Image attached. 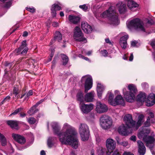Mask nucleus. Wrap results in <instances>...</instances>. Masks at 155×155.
Segmentation results:
<instances>
[{
  "instance_id": "7ed1b4c3",
  "label": "nucleus",
  "mask_w": 155,
  "mask_h": 155,
  "mask_svg": "<svg viewBox=\"0 0 155 155\" xmlns=\"http://www.w3.org/2000/svg\"><path fill=\"white\" fill-rule=\"evenodd\" d=\"M100 16L102 18L108 17L111 25H117L119 24L117 14L116 13L115 8L113 6H110L108 10L101 13Z\"/></svg>"
},
{
  "instance_id": "de8ad7c7",
  "label": "nucleus",
  "mask_w": 155,
  "mask_h": 155,
  "mask_svg": "<svg viewBox=\"0 0 155 155\" xmlns=\"http://www.w3.org/2000/svg\"><path fill=\"white\" fill-rule=\"evenodd\" d=\"M79 7L80 8L82 9L85 11H86L88 9V7L85 4H84L83 5H80L79 6Z\"/></svg>"
},
{
  "instance_id": "6e6d98bb",
  "label": "nucleus",
  "mask_w": 155,
  "mask_h": 155,
  "mask_svg": "<svg viewBox=\"0 0 155 155\" xmlns=\"http://www.w3.org/2000/svg\"><path fill=\"white\" fill-rule=\"evenodd\" d=\"M44 101V99H41L40 100V101L37 102L36 104L34 105V106L36 108L37 107H38L40 104H41V103H42Z\"/></svg>"
},
{
  "instance_id": "cd10ccee",
  "label": "nucleus",
  "mask_w": 155,
  "mask_h": 155,
  "mask_svg": "<svg viewBox=\"0 0 155 155\" xmlns=\"http://www.w3.org/2000/svg\"><path fill=\"white\" fill-rule=\"evenodd\" d=\"M144 117V116L143 114H140L139 116L138 121L136 122V130L141 125L142 123L143 122Z\"/></svg>"
},
{
  "instance_id": "393cba45",
  "label": "nucleus",
  "mask_w": 155,
  "mask_h": 155,
  "mask_svg": "<svg viewBox=\"0 0 155 155\" xmlns=\"http://www.w3.org/2000/svg\"><path fill=\"white\" fill-rule=\"evenodd\" d=\"M7 124L12 128L16 130L18 129V122L16 120H9L7 122Z\"/></svg>"
},
{
  "instance_id": "09e8293b",
  "label": "nucleus",
  "mask_w": 155,
  "mask_h": 155,
  "mask_svg": "<svg viewBox=\"0 0 155 155\" xmlns=\"http://www.w3.org/2000/svg\"><path fill=\"white\" fill-rule=\"evenodd\" d=\"M101 53L102 55L104 57H107V56L108 52L106 50H104L101 51Z\"/></svg>"
},
{
  "instance_id": "79ce46f5",
  "label": "nucleus",
  "mask_w": 155,
  "mask_h": 155,
  "mask_svg": "<svg viewBox=\"0 0 155 155\" xmlns=\"http://www.w3.org/2000/svg\"><path fill=\"white\" fill-rule=\"evenodd\" d=\"M28 121L31 124H33L35 123L36 120L34 118L31 117L28 119Z\"/></svg>"
},
{
  "instance_id": "680f3d73",
  "label": "nucleus",
  "mask_w": 155,
  "mask_h": 155,
  "mask_svg": "<svg viewBox=\"0 0 155 155\" xmlns=\"http://www.w3.org/2000/svg\"><path fill=\"white\" fill-rule=\"evenodd\" d=\"M123 155H134V154L131 153L130 152H125Z\"/></svg>"
},
{
  "instance_id": "c03bdc74",
  "label": "nucleus",
  "mask_w": 155,
  "mask_h": 155,
  "mask_svg": "<svg viewBox=\"0 0 155 155\" xmlns=\"http://www.w3.org/2000/svg\"><path fill=\"white\" fill-rule=\"evenodd\" d=\"M19 92V90L16 87H14V88L13 89V94H14L15 97L16 96Z\"/></svg>"
},
{
  "instance_id": "603ef678",
  "label": "nucleus",
  "mask_w": 155,
  "mask_h": 155,
  "mask_svg": "<svg viewBox=\"0 0 155 155\" xmlns=\"http://www.w3.org/2000/svg\"><path fill=\"white\" fill-rule=\"evenodd\" d=\"M128 144V143L127 141H124L121 142L119 144L124 146H126Z\"/></svg>"
},
{
  "instance_id": "39448f33",
  "label": "nucleus",
  "mask_w": 155,
  "mask_h": 155,
  "mask_svg": "<svg viewBox=\"0 0 155 155\" xmlns=\"http://www.w3.org/2000/svg\"><path fill=\"white\" fill-rule=\"evenodd\" d=\"M79 132L83 141L88 140L89 136V131L88 127L86 124H81L79 128Z\"/></svg>"
},
{
  "instance_id": "b1692460",
  "label": "nucleus",
  "mask_w": 155,
  "mask_h": 155,
  "mask_svg": "<svg viewBox=\"0 0 155 155\" xmlns=\"http://www.w3.org/2000/svg\"><path fill=\"white\" fill-rule=\"evenodd\" d=\"M61 7L58 4H54L52 6L51 10L52 15L53 17H55L56 15V11L61 9Z\"/></svg>"
},
{
  "instance_id": "4be33fe9",
  "label": "nucleus",
  "mask_w": 155,
  "mask_h": 155,
  "mask_svg": "<svg viewBox=\"0 0 155 155\" xmlns=\"http://www.w3.org/2000/svg\"><path fill=\"white\" fill-rule=\"evenodd\" d=\"M81 26L82 29L86 33H88L92 31L91 26L86 22H82Z\"/></svg>"
},
{
  "instance_id": "69168bd1",
  "label": "nucleus",
  "mask_w": 155,
  "mask_h": 155,
  "mask_svg": "<svg viewBox=\"0 0 155 155\" xmlns=\"http://www.w3.org/2000/svg\"><path fill=\"white\" fill-rule=\"evenodd\" d=\"M133 59V53H131L130 55L129 58V61H132Z\"/></svg>"
},
{
  "instance_id": "aec40b11",
  "label": "nucleus",
  "mask_w": 155,
  "mask_h": 155,
  "mask_svg": "<svg viewBox=\"0 0 155 155\" xmlns=\"http://www.w3.org/2000/svg\"><path fill=\"white\" fill-rule=\"evenodd\" d=\"M92 86V79L91 77L87 78L85 83V92L87 93L90 90Z\"/></svg>"
},
{
  "instance_id": "864d4df0",
  "label": "nucleus",
  "mask_w": 155,
  "mask_h": 155,
  "mask_svg": "<svg viewBox=\"0 0 155 155\" xmlns=\"http://www.w3.org/2000/svg\"><path fill=\"white\" fill-rule=\"evenodd\" d=\"M150 45L155 49V39L153 40L150 43Z\"/></svg>"
},
{
  "instance_id": "338daca9",
  "label": "nucleus",
  "mask_w": 155,
  "mask_h": 155,
  "mask_svg": "<svg viewBox=\"0 0 155 155\" xmlns=\"http://www.w3.org/2000/svg\"><path fill=\"white\" fill-rule=\"evenodd\" d=\"M130 139L131 140H133L134 141H136V136H132L131 137Z\"/></svg>"
},
{
  "instance_id": "6e6552de",
  "label": "nucleus",
  "mask_w": 155,
  "mask_h": 155,
  "mask_svg": "<svg viewBox=\"0 0 155 155\" xmlns=\"http://www.w3.org/2000/svg\"><path fill=\"white\" fill-rule=\"evenodd\" d=\"M28 49V48L27 47L26 40H24L21 42L20 46L18 49H15L14 52L16 55L21 54L24 55L27 53Z\"/></svg>"
},
{
  "instance_id": "2eb2a0df",
  "label": "nucleus",
  "mask_w": 155,
  "mask_h": 155,
  "mask_svg": "<svg viewBox=\"0 0 155 155\" xmlns=\"http://www.w3.org/2000/svg\"><path fill=\"white\" fill-rule=\"evenodd\" d=\"M124 101L121 95H117L112 102V105L115 106L118 105H124Z\"/></svg>"
},
{
  "instance_id": "4d7b16f0",
  "label": "nucleus",
  "mask_w": 155,
  "mask_h": 155,
  "mask_svg": "<svg viewBox=\"0 0 155 155\" xmlns=\"http://www.w3.org/2000/svg\"><path fill=\"white\" fill-rule=\"evenodd\" d=\"M54 54V51H52L50 54V57L48 59L49 61L51 60Z\"/></svg>"
},
{
  "instance_id": "6ab92c4d",
  "label": "nucleus",
  "mask_w": 155,
  "mask_h": 155,
  "mask_svg": "<svg viewBox=\"0 0 155 155\" xmlns=\"http://www.w3.org/2000/svg\"><path fill=\"white\" fill-rule=\"evenodd\" d=\"M136 31H140L143 32H145V30L143 26V22L140 19L136 18Z\"/></svg>"
},
{
  "instance_id": "a19ab883",
  "label": "nucleus",
  "mask_w": 155,
  "mask_h": 155,
  "mask_svg": "<svg viewBox=\"0 0 155 155\" xmlns=\"http://www.w3.org/2000/svg\"><path fill=\"white\" fill-rule=\"evenodd\" d=\"M23 108L20 107L19 108H18L16 110H15V111L12 113L10 115V116H11L13 115H15L17 114H18L19 112L21 111L22 110Z\"/></svg>"
},
{
  "instance_id": "13d9d810",
  "label": "nucleus",
  "mask_w": 155,
  "mask_h": 155,
  "mask_svg": "<svg viewBox=\"0 0 155 155\" xmlns=\"http://www.w3.org/2000/svg\"><path fill=\"white\" fill-rule=\"evenodd\" d=\"M32 94L33 92L32 90H30L27 93V96L25 97V98H26V97H28L29 96L32 95Z\"/></svg>"
},
{
  "instance_id": "0eeeda50",
  "label": "nucleus",
  "mask_w": 155,
  "mask_h": 155,
  "mask_svg": "<svg viewBox=\"0 0 155 155\" xmlns=\"http://www.w3.org/2000/svg\"><path fill=\"white\" fill-rule=\"evenodd\" d=\"M74 37L75 40L84 43L87 42L86 38L84 37L83 33L80 28L77 26L74 30Z\"/></svg>"
},
{
  "instance_id": "a878e982",
  "label": "nucleus",
  "mask_w": 155,
  "mask_h": 155,
  "mask_svg": "<svg viewBox=\"0 0 155 155\" xmlns=\"http://www.w3.org/2000/svg\"><path fill=\"white\" fill-rule=\"evenodd\" d=\"M127 25L128 28L130 30L136 29V19L134 18L130 21L127 22Z\"/></svg>"
},
{
  "instance_id": "9b49d317",
  "label": "nucleus",
  "mask_w": 155,
  "mask_h": 155,
  "mask_svg": "<svg viewBox=\"0 0 155 155\" xmlns=\"http://www.w3.org/2000/svg\"><path fill=\"white\" fill-rule=\"evenodd\" d=\"M124 120L126 125L129 127H132L135 124V121L133 120L132 115L130 114H126Z\"/></svg>"
},
{
  "instance_id": "423d86ee",
  "label": "nucleus",
  "mask_w": 155,
  "mask_h": 155,
  "mask_svg": "<svg viewBox=\"0 0 155 155\" xmlns=\"http://www.w3.org/2000/svg\"><path fill=\"white\" fill-rule=\"evenodd\" d=\"M100 121L101 125L104 129L110 128L112 125V120L111 118L108 116H102L100 118Z\"/></svg>"
},
{
  "instance_id": "774afa93",
  "label": "nucleus",
  "mask_w": 155,
  "mask_h": 155,
  "mask_svg": "<svg viewBox=\"0 0 155 155\" xmlns=\"http://www.w3.org/2000/svg\"><path fill=\"white\" fill-rule=\"evenodd\" d=\"M113 155H120L118 152L117 151H115L113 154Z\"/></svg>"
},
{
  "instance_id": "ddd939ff",
  "label": "nucleus",
  "mask_w": 155,
  "mask_h": 155,
  "mask_svg": "<svg viewBox=\"0 0 155 155\" xmlns=\"http://www.w3.org/2000/svg\"><path fill=\"white\" fill-rule=\"evenodd\" d=\"M108 108L106 105L102 104L99 101L97 102L96 104V110L97 113H101L107 111Z\"/></svg>"
},
{
  "instance_id": "a18cd8bd",
  "label": "nucleus",
  "mask_w": 155,
  "mask_h": 155,
  "mask_svg": "<svg viewBox=\"0 0 155 155\" xmlns=\"http://www.w3.org/2000/svg\"><path fill=\"white\" fill-rule=\"evenodd\" d=\"M120 44L123 49H125L126 48L127 43V41L125 42H120Z\"/></svg>"
},
{
  "instance_id": "e2e57ef3",
  "label": "nucleus",
  "mask_w": 155,
  "mask_h": 155,
  "mask_svg": "<svg viewBox=\"0 0 155 155\" xmlns=\"http://www.w3.org/2000/svg\"><path fill=\"white\" fill-rule=\"evenodd\" d=\"M146 23L147 24L152 25L153 24V21L152 20H147Z\"/></svg>"
},
{
  "instance_id": "473e14b6",
  "label": "nucleus",
  "mask_w": 155,
  "mask_h": 155,
  "mask_svg": "<svg viewBox=\"0 0 155 155\" xmlns=\"http://www.w3.org/2000/svg\"><path fill=\"white\" fill-rule=\"evenodd\" d=\"M36 108L35 107V106H33L31 108L30 110L28 111V113L30 115H33L38 111V109H36Z\"/></svg>"
},
{
  "instance_id": "f8f14e48",
  "label": "nucleus",
  "mask_w": 155,
  "mask_h": 155,
  "mask_svg": "<svg viewBox=\"0 0 155 155\" xmlns=\"http://www.w3.org/2000/svg\"><path fill=\"white\" fill-rule=\"evenodd\" d=\"M130 127H126L124 125L120 126L118 129V131L120 134L123 136L128 135L131 132Z\"/></svg>"
},
{
  "instance_id": "0e129e2a",
  "label": "nucleus",
  "mask_w": 155,
  "mask_h": 155,
  "mask_svg": "<svg viewBox=\"0 0 155 155\" xmlns=\"http://www.w3.org/2000/svg\"><path fill=\"white\" fill-rule=\"evenodd\" d=\"M52 25L54 27H56L58 26V24L57 22H54L52 23Z\"/></svg>"
},
{
  "instance_id": "dca6fc26",
  "label": "nucleus",
  "mask_w": 155,
  "mask_h": 155,
  "mask_svg": "<svg viewBox=\"0 0 155 155\" xmlns=\"http://www.w3.org/2000/svg\"><path fill=\"white\" fill-rule=\"evenodd\" d=\"M155 103V95L150 94L148 97L146 101V105L148 107H151Z\"/></svg>"
},
{
  "instance_id": "58836bf2",
  "label": "nucleus",
  "mask_w": 155,
  "mask_h": 155,
  "mask_svg": "<svg viewBox=\"0 0 155 155\" xmlns=\"http://www.w3.org/2000/svg\"><path fill=\"white\" fill-rule=\"evenodd\" d=\"M108 94H109V96L108 101L110 104L112 105V102H113L114 101V100L113 99L114 97V95L111 93H109Z\"/></svg>"
},
{
  "instance_id": "bf43d9fd",
  "label": "nucleus",
  "mask_w": 155,
  "mask_h": 155,
  "mask_svg": "<svg viewBox=\"0 0 155 155\" xmlns=\"http://www.w3.org/2000/svg\"><path fill=\"white\" fill-rule=\"evenodd\" d=\"M136 46V41H132L131 42V46L134 47Z\"/></svg>"
},
{
  "instance_id": "f704fd0d",
  "label": "nucleus",
  "mask_w": 155,
  "mask_h": 155,
  "mask_svg": "<svg viewBox=\"0 0 155 155\" xmlns=\"http://www.w3.org/2000/svg\"><path fill=\"white\" fill-rule=\"evenodd\" d=\"M55 138L53 137H50L48 140V145L49 147H51L53 145L52 141L54 140Z\"/></svg>"
},
{
  "instance_id": "c756f323",
  "label": "nucleus",
  "mask_w": 155,
  "mask_h": 155,
  "mask_svg": "<svg viewBox=\"0 0 155 155\" xmlns=\"http://www.w3.org/2000/svg\"><path fill=\"white\" fill-rule=\"evenodd\" d=\"M0 141L2 146H5L7 144V140L5 137L0 133Z\"/></svg>"
},
{
  "instance_id": "f3484780",
  "label": "nucleus",
  "mask_w": 155,
  "mask_h": 155,
  "mask_svg": "<svg viewBox=\"0 0 155 155\" xmlns=\"http://www.w3.org/2000/svg\"><path fill=\"white\" fill-rule=\"evenodd\" d=\"M12 137L15 140L21 144H23L25 142V138L21 135L13 133L12 134Z\"/></svg>"
},
{
  "instance_id": "c9c22d12",
  "label": "nucleus",
  "mask_w": 155,
  "mask_h": 155,
  "mask_svg": "<svg viewBox=\"0 0 155 155\" xmlns=\"http://www.w3.org/2000/svg\"><path fill=\"white\" fill-rule=\"evenodd\" d=\"M150 117H148L147 119V121L144 123V127H143L140 129V130H141V129L143 128L144 129H146L145 128V127H149L150 125Z\"/></svg>"
},
{
  "instance_id": "4c0bfd02",
  "label": "nucleus",
  "mask_w": 155,
  "mask_h": 155,
  "mask_svg": "<svg viewBox=\"0 0 155 155\" xmlns=\"http://www.w3.org/2000/svg\"><path fill=\"white\" fill-rule=\"evenodd\" d=\"M124 36L122 37L120 39V42H126L129 38V36L127 34H125V33H124Z\"/></svg>"
},
{
  "instance_id": "412c9836",
  "label": "nucleus",
  "mask_w": 155,
  "mask_h": 155,
  "mask_svg": "<svg viewBox=\"0 0 155 155\" xmlns=\"http://www.w3.org/2000/svg\"><path fill=\"white\" fill-rule=\"evenodd\" d=\"M95 93L93 91L87 93L84 96V100L87 102H91L93 101Z\"/></svg>"
},
{
  "instance_id": "8fccbe9b",
  "label": "nucleus",
  "mask_w": 155,
  "mask_h": 155,
  "mask_svg": "<svg viewBox=\"0 0 155 155\" xmlns=\"http://www.w3.org/2000/svg\"><path fill=\"white\" fill-rule=\"evenodd\" d=\"M12 4L11 1L10 0L7 2L5 3V7L6 8H9L11 6Z\"/></svg>"
},
{
  "instance_id": "4468645a",
  "label": "nucleus",
  "mask_w": 155,
  "mask_h": 155,
  "mask_svg": "<svg viewBox=\"0 0 155 155\" xmlns=\"http://www.w3.org/2000/svg\"><path fill=\"white\" fill-rule=\"evenodd\" d=\"M137 143L138 155H144L146 152V148L144 144L140 140H138Z\"/></svg>"
},
{
  "instance_id": "c85d7f7f",
  "label": "nucleus",
  "mask_w": 155,
  "mask_h": 155,
  "mask_svg": "<svg viewBox=\"0 0 155 155\" xmlns=\"http://www.w3.org/2000/svg\"><path fill=\"white\" fill-rule=\"evenodd\" d=\"M69 19L71 22L75 24L80 21V18L78 16L70 15Z\"/></svg>"
},
{
  "instance_id": "bb28decb",
  "label": "nucleus",
  "mask_w": 155,
  "mask_h": 155,
  "mask_svg": "<svg viewBox=\"0 0 155 155\" xmlns=\"http://www.w3.org/2000/svg\"><path fill=\"white\" fill-rule=\"evenodd\" d=\"M104 89V87L101 84H97V91L98 96L100 98H101L102 93Z\"/></svg>"
},
{
  "instance_id": "5fc2aeb1",
  "label": "nucleus",
  "mask_w": 155,
  "mask_h": 155,
  "mask_svg": "<svg viewBox=\"0 0 155 155\" xmlns=\"http://www.w3.org/2000/svg\"><path fill=\"white\" fill-rule=\"evenodd\" d=\"M26 10H27L28 11H30L32 13L34 12L35 10V9L34 8H26Z\"/></svg>"
},
{
  "instance_id": "3c124183",
  "label": "nucleus",
  "mask_w": 155,
  "mask_h": 155,
  "mask_svg": "<svg viewBox=\"0 0 155 155\" xmlns=\"http://www.w3.org/2000/svg\"><path fill=\"white\" fill-rule=\"evenodd\" d=\"M153 145H152V146H151V147H149L150 148V150L152 155H155V151L153 149Z\"/></svg>"
},
{
  "instance_id": "5701e85b",
  "label": "nucleus",
  "mask_w": 155,
  "mask_h": 155,
  "mask_svg": "<svg viewBox=\"0 0 155 155\" xmlns=\"http://www.w3.org/2000/svg\"><path fill=\"white\" fill-rule=\"evenodd\" d=\"M117 7L118 8L119 11L121 14H124L126 12V6L125 4L121 2H120L117 4Z\"/></svg>"
},
{
  "instance_id": "9d476101",
  "label": "nucleus",
  "mask_w": 155,
  "mask_h": 155,
  "mask_svg": "<svg viewBox=\"0 0 155 155\" xmlns=\"http://www.w3.org/2000/svg\"><path fill=\"white\" fill-rule=\"evenodd\" d=\"M94 105L92 104H81L80 108L81 111L84 114H87L90 112L93 108Z\"/></svg>"
},
{
  "instance_id": "e433bc0d",
  "label": "nucleus",
  "mask_w": 155,
  "mask_h": 155,
  "mask_svg": "<svg viewBox=\"0 0 155 155\" xmlns=\"http://www.w3.org/2000/svg\"><path fill=\"white\" fill-rule=\"evenodd\" d=\"M77 98L78 101H83L84 99L83 93L81 92H78L77 94Z\"/></svg>"
},
{
  "instance_id": "7c9ffc66",
  "label": "nucleus",
  "mask_w": 155,
  "mask_h": 155,
  "mask_svg": "<svg viewBox=\"0 0 155 155\" xmlns=\"http://www.w3.org/2000/svg\"><path fill=\"white\" fill-rule=\"evenodd\" d=\"M55 41H57L60 42L62 39V35L60 32L59 31H56L55 33L54 37Z\"/></svg>"
},
{
  "instance_id": "2f4dec72",
  "label": "nucleus",
  "mask_w": 155,
  "mask_h": 155,
  "mask_svg": "<svg viewBox=\"0 0 155 155\" xmlns=\"http://www.w3.org/2000/svg\"><path fill=\"white\" fill-rule=\"evenodd\" d=\"M127 2V6L130 9L136 7V3L132 0H124Z\"/></svg>"
},
{
  "instance_id": "f257e3e1",
  "label": "nucleus",
  "mask_w": 155,
  "mask_h": 155,
  "mask_svg": "<svg viewBox=\"0 0 155 155\" xmlns=\"http://www.w3.org/2000/svg\"><path fill=\"white\" fill-rule=\"evenodd\" d=\"M51 126L54 132L58 137L62 144H69L75 149L78 148L79 141L77 137V133L74 129L67 123L64 125V127L66 129L65 132L60 131V127L57 122L52 123Z\"/></svg>"
},
{
  "instance_id": "49530a36",
  "label": "nucleus",
  "mask_w": 155,
  "mask_h": 155,
  "mask_svg": "<svg viewBox=\"0 0 155 155\" xmlns=\"http://www.w3.org/2000/svg\"><path fill=\"white\" fill-rule=\"evenodd\" d=\"M11 97L9 96H7L1 102V104H3L6 101H9Z\"/></svg>"
},
{
  "instance_id": "72a5a7b5",
  "label": "nucleus",
  "mask_w": 155,
  "mask_h": 155,
  "mask_svg": "<svg viewBox=\"0 0 155 155\" xmlns=\"http://www.w3.org/2000/svg\"><path fill=\"white\" fill-rule=\"evenodd\" d=\"M61 57L62 60L63 64L64 65H66L68 61V57L63 54H61Z\"/></svg>"
},
{
  "instance_id": "ea45409f",
  "label": "nucleus",
  "mask_w": 155,
  "mask_h": 155,
  "mask_svg": "<svg viewBox=\"0 0 155 155\" xmlns=\"http://www.w3.org/2000/svg\"><path fill=\"white\" fill-rule=\"evenodd\" d=\"M105 152V150L101 147H99V149L97 150V153L98 155H104Z\"/></svg>"
},
{
  "instance_id": "20e7f679",
  "label": "nucleus",
  "mask_w": 155,
  "mask_h": 155,
  "mask_svg": "<svg viewBox=\"0 0 155 155\" xmlns=\"http://www.w3.org/2000/svg\"><path fill=\"white\" fill-rule=\"evenodd\" d=\"M128 89L130 91L125 92V88L123 89V93L124 94V97L127 101L132 102L134 101L135 98L134 93H135V86L133 84H130L128 86Z\"/></svg>"
},
{
  "instance_id": "1a4fd4ad",
  "label": "nucleus",
  "mask_w": 155,
  "mask_h": 155,
  "mask_svg": "<svg viewBox=\"0 0 155 155\" xmlns=\"http://www.w3.org/2000/svg\"><path fill=\"white\" fill-rule=\"evenodd\" d=\"M116 142L112 139H108L106 141V146L108 152H107V155H109L112 152L116 147Z\"/></svg>"
},
{
  "instance_id": "f03ea898",
  "label": "nucleus",
  "mask_w": 155,
  "mask_h": 155,
  "mask_svg": "<svg viewBox=\"0 0 155 155\" xmlns=\"http://www.w3.org/2000/svg\"><path fill=\"white\" fill-rule=\"evenodd\" d=\"M150 133L149 129L143 128L140 130V132L138 133V137L140 139H142L146 143L147 147L152 146V144L155 143V135L153 132H152L150 136H148Z\"/></svg>"
},
{
  "instance_id": "37998d69",
  "label": "nucleus",
  "mask_w": 155,
  "mask_h": 155,
  "mask_svg": "<svg viewBox=\"0 0 155 155\" xmlns=\"http://www.w3.org/2000/svg\"><path fill=\"white\" fill-rule=\"evenodd\" d=\"M149 116L148 117H150V122L152 123H154L155 122V120L154 119L153 120H152V118H153L154 117V115L153 113L150 112L149 114Z\"/></svg>"
},
{
  "instance_id": "052dcab7",
  "label": "nucleus",
  "mask_w": 155,
  "mask_h": 155,
  "mask_svg": "<svg viewBox=\"0 0 155 155\" xmlns=\"http://www.w3.org/2000/svg\"><path fill=\"white\" fill-rule=\"evenodd\" d=\"M115 139L116 140L118 144H119L121 142L120 139V138L118 137L117 136L115 137Z\"/></svg>"
},
{
  "instance_id": "a211bd4d",
  "label": "nucleus",
  "mask_w": 155,
  "mask_h": 155,
  "mask_svg": "<svg viewBox=\"0 0 155 155\" xmlns=\"http://www.w3.org/2000/svg\"><path fill=\"white\" fill-rule=\"evenodd\" d=\"M146 95L145 93H140L136 97V104H139L140 105L142 104L146 98Z\"/></svg>"
}]
</instances>
